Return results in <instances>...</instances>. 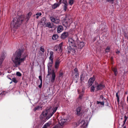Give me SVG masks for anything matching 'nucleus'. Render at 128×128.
Returning a JSON list of instances; mask_svg holds the SVG:
<instances>
[{
    "mask_svg": "<svg viewBox=\"0 0 128 128\" xmlns=\"http://www.w3.org/2000/svg\"><path fill=\"white\" fill-rule=\"evenodd\" d=\"M26 56L22 50H19L16 52L12 58L14 63V67H17L19 66L24 61Z\"/></svg>",
    "mask_w": 128,
    "mask_h": 128,
    "instance_id": "f257e3e1",
    "label": "nucleus"
},
{
    "mask_svg": "<svg viewBox=\"0 0 128 128\" xmlns=\"http://www.w3.org/2000/svg\"><path fill=\"white\" fill-rule=\"evenodd\" d=\"M75 39L74 38H68V42L69 46L68 47V52L74 55L76 52L77 47L76 44L77 42L78 38L76 36Z\"/></svg>",
    "mask_w": 128,
    "mask_h": 128,
    "instance_id": "f03ea898",
    "label": "nucleus"
},
{
    "mask_svg": "<svg viewBox=\"0 0 128 128\" xmlns=\"http://www.w3.org/2000/svg\"><path fill=\"white\" fill-rule=\"evenodd\" d=\"M57 108V107H55L52 109L50 108L43 111L40 115V119L44 121L48 120L56 112Z\"/></svg>",
    "mask_w": 128,
    "mask_h": 128,
    "instance_id": "7ed1b4c3",
    "label": "nucleus"
},
{
    "mask_svg": "<svg viewBox=\"0 0 128 128\" xmlns=\"http://www.w3.org/2000/svg\"><path fill=\"white\" fill-rule=\"evenodd\" d=\"M24 20V16H22L18 18H14L10 24V27L12 30L14 31L16 29L18 28Z\"/></svg>",
    "mask_w": 128,
    "mask_h": 128,
    "instance_id": "20e7f679",
    "label": "nucleus"
},
{
    "mask_svg": "<svg viewBox=\"0 0 128 128\" xmlns=\"http://www.w3.org/2000/svg\"><path fill=\"white\" fill-rule=\"evenodd\" d=\"M63 43L62 42L60 43L58 46H55L54 49L58 52L61 53L62 51L63 50Z\"/></svg>",
    "mask_w": 128,
    "mask_h": 128,
    "instance_id": "39448f33",
    "label": "nucleus"
},
{
    "mask_svg": "<svg viewBox=\"0 0 128 128\" xmlns=\"http://www.w3.org/2000/svg\"><path fill=\"white\" fill-rule=\"evenodd\" d=\"M96 87V91L102 89L105 87L104 85L102 84H98L96 83L95 84Z\"/></svg>",
    "mask_w": 128,
    "mask_h": 128,
    "instance_id": "423d86ee",
    "label": "nucleus"
},
{
    "mask_svg": "<svg viewBox=\"0 0 128 128\" xmlns=\"http://www.w3.org/2000/svg\"><path fill=\"white\" fill-rule=\"evenodd\" d=\"M78 124L80 126V128H86L88 124L86 123L84 120H82Z\"/></svg>",
    "mask_w": 128,
    "mask_h": 128,
    "instance_id": "0eeeda50",
    "label": "nucleus"
},
{
    "mask_svg": "<svg viewBox=\"0 0 128 128\" xmlns=\"http://www.w3.org/2000/svg\"><path fill=\"white\" fill-rule=\"evenodd\" d=\"M53 63V60H49V62L48 64V73L47 74L48 76L51 74V72H50L51 70V67Z\"/></svg>",
    "mask_w": 128,
    "mask_h": 128,
    "instance_id": "6e6552de",
    "label": "nucleus"
},
{
    "mask_svg": "<svg viewBox=\"0 0 128 128\" xmlns=\"http://www.w3.org/2000/svg\"><path fill=\"white\" fill-rule=\"evenodd\" d=\"M50 19L52 22L56 24H58L60 22V20L58 19H56L53 16H51Z\"/></svg>",
    "mask_w": 128,
    "mask_h": 128,
    "instance_id": "1a4fd4ad",
    "label": "nucleus"
},
{
    "mask_svg": "<svg viewBox=\"0 0 128 128\" xmlns=\"http://www.w3.org/2000/svg\"><path fill=\"white\" fill-rule=\"evenodd\" d=\"M56 78V75L54 71H53L52 75V76L51 78V81L53 83L54 82Z\"/></svg>",
    "mask_w": 128,
    "mask_h": 128,
    "instance_id": "9d476101",
    "label": "nucleus"
},
{
    "mask_svg": "<svg viewBox=\"0 0 128 128\" xmlns=\"http://www.w3.org/2000/svg\"><path fill=\"white\" fill-rule=\"evenodd\" d=\"M68 36V33L67 32H64L62 33L61 36V38L64 39L67 38Z\"/></svg>",
    "mask_w": 128,
    "mask_h": 128,
    "instance_id": "9b49d317",
    "label": "nucleus"
},
{
    "mask_svg": "<svg viewBox=\"0 0 128 128\" xmlns=\"http://www.w3.org/2000/svg\"><path fill=\"white\" fill-rule=\"evenodd\" d=\"M60 61L59 60H56V61L55 64V68L56 69H58L59 65L60 64Z\"/></svg>",
    "mask_w": 128,
    "mask_h": 128,
    "instance_id": "f8f14e48",
    "label": "nucleus"
},
{
    "mask_svg": "<svg viewBox=\"0 0 128 128\" xmlns=\"http://www.w3.org/2000/svg\"><path fill=\"white\" fill-rule=\"evenodd\" d=\"M67 121L66 119H62L59 120V123L61 126H62Z\"/></svg>",
    "mask_w": 128,
    "mask_h": 128,
    "instance_id": "ddd939ff",
    "label": "nucleus"
},
{
    "mask_svg": "<svg viewBox=\"0 0 128 128\" xmlns=\"http://www.w3.org/2000/svg\"><path fill=\"white\" fill-rule=\"evenodd\" d=\"M95 80V78L94 77H92L90 78L88 82L89 86H90L92 85L93 83Z\"/></svg>",
    "mask_w": 128,
    "mask_h": 128,
    "instance_id": "4468645a",
    "label": "nucleus"
},
{
    "mask_svg": "<svg viewBox=\"0 0 128 128\" xmlns=\"http://www.w3.org/2000/svg\"><path fill=\"white\" fill-rule=\"evenodd\" d=\"M76 112L77 114L78 115H80L84 112L82 110L81 108L80 107L77 108Z\"/></svg>",
    "mask_w": 128,
    "mask_h": 128,
    "instance_id": "2eb2a0df",
    "label": "nucleus"
},
{
    "mask_svg": "<svg viewBox=\"0 0 128 128\" xmlns=\"http://www.w3.org/2000/svg\"><path fill=\"white\" fill-rule=\"evenodd\" d=\"M63 30V27L61 26H58L57 29V32L58 33L61 32Z\"/></svg>",
    "mask_w": 128,
    "mask_h": 128,
    "instance_id": "dca6fc26",
    "label": "nucleus"
},
{
    "mask_svg": "<svg viewBox=\"0 0 128 128\" xmlns=\"http://www.w3.org/2000/svg\"><path fill=\"white\" fill-rule=\"evenodd\" d=\"M54 53L52 51H50V56L49 58L50 60H53L54 59Z\"/></svg>",
    "mask_w": 128,
    "mask_h": 128,
    "instance_id": "f3484780",
    "label": "nucleus"
},
{
    "mask_svg": "<svg viewBox=\"0 0 128 128\" xmlns=\"http://www.w3.org/2000/svg\"><path fill=\"white\" fill-rule=\"evenodd\" d=\"M84 45V44L83 42H80L78 45L79 48H82Z\"/></svg>",
    "mask_w": 128,
    "mask_h": 128,
    "instance_id": "a211bd4d",
    "label": "nucleus"
},
{
    "mask_svg": "<svg viewBox=\"0 0 128 128\" xmlns=\"http://www.w3.org/2000/svg\"><path fill=\"white\" fill-rule=\"evenodd\" d=\"M60 3L58 2V3H55L53 4L52 6V8L53 9H55L58 7L59 6Z\"/></svg>",
    "mask_w": 128,
    "mask_h": 128,
    "instance_id": "6ab92c4d",
    "label": "nucleus"
},
{
    "mask_svg": "<svg viewBox=\"0 0 128 128\" xmlns=\"http://www.w3.org/2000/svg\"><path fill=\"white\" fill-rule=\"evenodd\" d=\"M101 27H102V28L101 29V30L102 32H105L106 30V26L103 24H101L100 25Z\"/></svg>",
    "mask_w": 128,
    "mask_h": 128,
    "instance_id": "aec40b11",
    "label": "nucleus"
},
{
    "mask_svg": "<svg viewBox=\"0 0 128 128\" xmlns=\"http://www.w3.org/2000/svg\"><path fill=\"white\" fill-rule=\"evenodd\" d=\"M51 124V123L50 122H48L44 124L42 128H46L50 126Z\"/></svg>",
    "mask_w": 128,
    "mask_h": 128,
    "instance_id": "412c9836",
    "label": "nucleus"
},
{
    "mask_svg": "<svg viewBox=\"0 0 128 128\" xmlns=\"http://www.w3.org/2000/svg\"><path fill=\"white\" fill-rule=\"evenodd\" d=\"M96 86H92L90 88V91L91 92H94L96 90Z\"/></svg>",
    "mask_w": 128,
    "mask_h": 128,
    "instance_id": "4be33fe9",
    "label": "nucleus"
},
{
    "mask_svg": "<svg viewBox=\"0 0 128 128\" xmlns=\"http://www.w3.org/2000/svg\"><path fill=\"white\" fill-rule=\"evenodd\" d=\"M32 14L31 12H30L27 14L26 17V19L27 20V21H28L29 20Z\"/></svg>",
    "mask_w": 128,
    "mask_h": 128,
    "instance_id": "5701e85b",
    "label": "nucleus"
},
{
    "mask_svg": "<svg viewBox=\"0 0 128 128\" xmlns=\"http://www.w3.org/2000/svg\"><path fill=\"white\" fill-rule=\"evenodd\" d=\"M96 103L97 104H99V106L102 105L104 106V102L103 100L102 102L97 101Z\"/></svg>",
    "mask_w": 128,
    "mask_h": 128,
    "instance_id": "b1692460",
    "label": "nucleus"
},
{
    "mask_svg": "<svg viewBox=\"0 0 128 128\" xmlns=\"http://www.w3.org/2000/svg\"><path fill=\"white\" fill-rule=\"evenodd\" d=\"M5 58V56L4 54H2L1 56L0 59V61L2 62L4 60Z\"/></svg>",
    "mask_w": 128,
    "mask_h": 128,
    "instance_id": "393cba45",
    "label": "nucleus"
},
{
    "mask_svg": "<svg viewBox=\"0 0 128 128\" xmlns=\"http://www.w3.org/2000/svg\"><path fill=\"white\" fill-rule=\"evenodd\" d=\"M58 36L57 34H54L52 37V39L54 40H56L58 38Z\"/></svg>",
    "mask_w": 128,
    "mask_h": 128,
    "instance_id": "a878e982",
    "label": "nucleus"
},
{
    "mask_svg": "<svg viewBox=\"0 0 128 128\" xmlns=\"http://www.w3.org/2000/svg\"><path fill=\"white\" fill-rule=\"evenodd\" d=\"M112 70L114 72L115 75L116 76L117 74V69L115 68H112Z\"/></svg>",
    "mask_w": 128,
    "mask_h": 128,
    "instance_id": "bb28decb",
    "label": "nucleus"
},
{
    "mask_svg": "<svg viewBox=\"0 0 128 128\" xmlns=\"http://www.w3.org/2000/svg\"><path fill=\"white\" fill-rule=\"evenodd\" d=\"M46 26L48 27L49 28H52V26L50 22L47 23L46 24Z\"/></svg>",
    "mask_w": 128,
    "mask_h": 128,
    "instance_id": "cd10ccee",
    "label": "nucleus"
},
{
    "mask_svg": "<svg viewBox=\"0 0 128 128\" xmlns=\"http://www.w3.org/2000/svg\"><path fill=\"white\" fill-rule=\"evenodd\" d=\"M100 100H103L104 101V100H106L105 98H104L102 95H101L100 96Z\"/></svg>",
    "mask_w": 128,
    "mask_h": 128,
    "instance_id": "c85d7f7f",
    "label": "nucleus"
},
{
    "mask_svg": "<svg viewBox=\"0 0 128 128\" xmlns=\"http://www.w3.org/2000/svg\"><path fill=\"white\" fill-rule=\"evenodd\" d=\"M78 126V124L76 122H74L72 124V126L74 127V128H76Z\"/></svg>",
    "mask_w": 128,
    "mask_h": 128,
    "instance_id": "c756f323",
    "label": "nucleus"
},
{
    "mask_svg": "<svg viewBox=\"0 0 128 128\" xmlns=\"http://www.w3.org/2000/svg\"><path fill=\"white\" fill-rule=\"evenodd\" d=\"M67 6H68V4H64L63 5L64 10L65 11H66V9L67 8Z\"/></svg>",
    "mask_w": 128,
    "mask_h": 128,
    "instance_id": "7c9ffc66",
    "label": "nucleus"
},
{
    "mask_svg": "<svg viewBox=\"0 0 128 128\" xmlns=\"http://www.w3.org/2000/svg\"><path fill=\"white\" fill-rule=\"evenodd\" d=\"M63 24L65 26H68V22H67L65 20V21L63 22Z\"/></svg>",
    "mask_w": 128,
    "mask_h": 128,
    "instance_id": "2f4dec72",
    "label": "nucleus"
},
{
    "mask_svg": "<svg viewBox=\"0 0 128 128\" xmlns=\"http://www.w3.org/2000/svg\"><path fill=\"white\" fill-rule=\"evenodd\" d=\"M12 80L13 82L15 83L17 82V81L15 78H13L12 79Z\"/></svg>",
    "mask_w": 128,
    "mask_h": 128,
    "instance_id": "473e14b6",
    "label": "nucleus"
},
{
    "mask_svg": "<svg viewBox=\"0 0 128 128\" xmlns=\"http://www.w3.org/2000/svg\"><path fill=\"white\" fill-rule=\"evenodd\" d=\"M62 0V2L64 4H68L66 0Z\"/></svg>",
    "mask_w": 128,
    "mask_h": 128,
    "instance_id": "72a5a7b5",
    "label": "nucleus"
},
{
    "mask_svg": "<svg viewBox=\"0 0 128 128\" xmlns=\"http://www.w3.org/2000/svg\"><path fill=\"white\" fill-rule=\"evenodd\" d=\"M74 0H70L69 3L70 5H72L74 3Z\"/></svg>",
    "mask_w": 128,
    "mask_h": 128,
    "instance_id": "f704fd0d",
    "label": "nucleus"
},
{
    "mask_svg": "<svg viewBox=\"0 0 128 128\" xmlns=\"http://www.w3.org/2000/svg\"><path fill=\"white\" fill-rule=\"evenodd\" d=\"M40 50L41 51L43 52H44V48L43 46H41L40 47Z\"/></svg>",
    "mask_w": 128,
    "mask_h": 128,
    "instance_id": "c9c22d12",
    "label": "nucleus"
},
{
    "mask_svg": "<svg viewBox=\"0 0 128 128\" xmlns=\"http://www.w3.org/2000/svg\"><path fill=\"white\" fill-rule=\"evenodd\" d=\"M46 21V19L45 18H42L41 20V22L42 23H44Z\"/></svg>",
    "mask_w": 128,
    "mask_h": 128,
    "instance_id": "e433bc0d",
    "label": "nucleus"
},
{
    "mask_svg": "<svg viewBox=\"0 0 128 128\" xmlns=\"http://www.w3.org/2000/svg\"><path fill=\"white\" fill-rule=\"evenodd\" d=\"M84 77L83 76V74H82L80 76V79L81 81H83L84 80Z\"/></svg>",
    "mask_w": 128,
    "mask_h": 128,
    "instance_id": "4c0bfd02",
    "label": "nucleus"
},
{
    "mask_svg": "<svg viewBox=\"0 0 128 128\" xmlns=\"http://www.w3.org/2000/svg\"><path fill=\"white\" fill-rule=\"evenodd\" d=\"M40 108V107L39 106H38L36 107L34 109V111H35L36 110H38V109H39Z\"/></svg>",
    "mask_w": 128,
    "mask_h": 128,
    "instance_id": "58836bf2",
    "label": "nucleus"
},
{
    "mask_svg": "<svg viewBox=\"0 0 128 128\" xmlns=\"http://www.w3.org/2000/svg\"><path fill=\"white\" fill-rule=\"evenodd\" d=\"M6 92L5 91H4L3 92H2V93H1L0 94V96H4L5 95V94L6 93Z\"/></svg>",
    "mask_w": 128,
    "mask_h": 128,
    "instance_id": "ea45409f",
    "label": "nucleus"
},
{
    "mask_svg": "<svg viewBox=\"0 0 128 128\" xmlns=\"http://www.w3.org/2000/svg\"><path fill=\"white\" fill-rule=\"evenodd\" d=\"M116 96L117 98L118 101L119 102V97L118 95V92H117L116 93Z\"/></svg>",
    "mask_w": 128,
    "mask_h": 128,
    "instance_id": "a19ab883",
    "label": "nucleus"
},
{
    "mask_svg": "<svg viewBox=\"0 0 128 128\" xmlns=\"http://www.w3.org/2000/svg\"><path fill=\"white\" fill-rule=\"evenodd\" d=\"M16 75L17 76H20L22 75L19 72H17L16 73Z\"/></svg>",
    "mask_w": 128,
    "mask_h": 128,
    "instance_id": "79ce46f5",
    "label": "nucleus"
},
{
    "mask_svg": "<svg viewBox=\"0 0 128 128\" xmlns=\"http://www.w3.org/2000/svg\"><path fill=\"white\" fill-rule=\"evenodd\" d=\"M110 49V48L109 47H108L106 48V52H108L109 51Z\"/></svg>",
    "mask_w": 128,
    "mask_h": 128,
    "instance_id": "37998d69",
    "label": "nucleus"
},
{
    "mask_svg": "<svg viewBox=\"0 0 128 128\" xmlns=\"http://www.w3.org/2000/svg\"><path fill=\"white\" fill-rule=\"evenodd\" d=\"M107 1L112 4L114 3V0H107Z\"/></svg>",
    "mask_w": 128,
    "mask_h": 128,
    "instance_id": "c03bdc74",
    "label": "nucleus"
},
{
    "mask_svg": "<svg viewBox=\"0 0 128 128\" xmlns=\"http://www.w3.org/2000/svg\"><path fill=\"white\" fill-rule=\"evenodd\" d=\"M42 15V14L40 12H37L36 14V15L38 16H40Z\"/></svg>",
    "mask_w": 128,
    "mask_h": 128,
    "instance_id": "a18cd8bd",
    "label": "nucleus"
},
{
    "mask_svg": "<svg viewBox=\"0 0 128 128\" xmlns=\"http://www.w3.org/2000/svg\"><path fill=\"white\" fill-rule=\"evenodd\" d=\"M39 78L40 80V82H42V76H40L38 77Z\"/></svg>",
    "mask_w": 128,
    "mask_h": 128,
    "instance_id": "49530a36",
    "label": "nucleus"
},
{
    "mask_svg": "<svg viewBox=\"0 0 128 128\" xmlns=\"http://www.w3.org/2000/svg\"><path fill=\"white\" fill-rule=\"evenodd\" d=\"M75 74H76L75 76L76 78L78 76V72H76V73H75Z\"/></svg>",
    "mask_w": 128,
    "mask_h": 128,
    "instance_id": "de8ad7c7",
    "label": "nucleus"
},
{
    "mask_svg": "<svg viewBox=\"0 0 128 128\" xmlns=\"http://www.w3.org/2000/svg\"><path fill=\"white\" fill-rule=\"evenodd\" d=\"M63 74V73L62 72H60L59 73V76L60 77H61L62 76Z\"/></svg>",
    "mask_w": 128,
    "mask_h": 128,
    "instance_id": "09e8293b",
    "label": "nucleus"
},
{
    "mask_svg": "<svg viewBox=\"0 0 128 128\" xmlns=\"http://www.w3.org/2000/svg\"><path fill=\"white\" fill-rule=\"evenodd\" d=\"M59 125H56L53 128H59Z\"/></svg>",
    "mask_w": 128,
    "mask_h": 128,
    "instance_id": "8fccbe9b",
    "label": "nucleus"
},
{
    "mask_svg": "<svg viewBox=\"0 0 128 128\" xmlns=\"http://www.w3.org/2000/svg\"><path fill=\"white\" fill-rule=\"evenodd\" d=\"M42 85V82H40V84L39 85L38 87L40 88H41Z\"/></svg>",
    "mask_w": 128,
    "mask_h": 128,
    "instance_id": "3c124183",
    "label": "nucleus"
},
{
    "mask_svg": "<svg viewBox=\"0 0 128 128\" xmlns=\"http://www.w3.org/2000/svg\"><path fill=\"white\" fill-rule=\"evenodd\" d=\"M74 71L75 72V73H76V72H78V70L76 68L74 69Z\"/></svg>",
    "mask_w": 128,
    "mask_h": 128,
    "instance_id": "603ef678",
    "label": "nucleus"
},
{
    "mask_svg": "<svg viewBox=\"0 0 128 128\" xmlns=\"http://www.w3.org/2000/svg\"><path fill=\"white\" fill-rule=\"evenodd\" d=\"M126 120H124V121H123L124 124H123V126H124L125 124Z\"/></svg>",
    "mask_w": 128,
    "mask_h": 128,
    "instance_id": "864d4df0",
    "label": "nucleus"
},
{
    "mask_svg": "<svg viewBox=\"0 0 128 128\" xmlns=\"http://www.w3.org/2000/svg\"><path fill=\"white\" fill-rule=\"evenodd\" d=\"M82 95H80L79 96V98L80 99H81L82 98Z\"/></svg>",
    "mask_w": 128,
    "mask_h": 128,
    "instance_id": "5fc2aeb1",
    "label": "nucleus"
},
{
    "mask_svg": "<svg viewBox=\"0 0 128 128\" xmlns=\"http://www.w3.org/2000/svg\"><path fill=\"white\" fill-rule=\"evenodd\" d=\"M128 118V117H126V116H124V120H127Z\"/></svg>",
    "mask_w": 128,
    "mask_h": 128,
    "instance_id": "6e6d98bb",
    "label": "nucleus"
},
{
    "mask_svg": "<svg viewBox=\"0 0 128 128\" xmlns=\"http://www.w3.org/2000/svg\"><path fill=\"white\" fill-rule=\"evenodd\" d=\"M127 102L128 103V96L127 97Z\"/></svg>",
    "mask_w": 128,
    "mask_h": 128,
    "instance_id": "4d7b16f0",
    "label": "nucleus"
},
{
    "mask_svg": "<svg viewBox=\"0 0 128 128\" xmlns=\"http://www.w3.org/2000/svg\"><path fill=\"white\" fill-rule=\"evenodd\" d=\"M39 16H36V18H38Z\"/></svg>",
    "mask_w": 128,
    "mask_h": 128,
    "instance_id": "13d9d810",
    "label": "nucleus"
},
{
    "mask_svg": "<svg viewBox=\"0 0 128 128\" xmlns=\"http://www.w3.org/2000/svg\"><path fill=\"white\" fill-rule=\"evenodd\" d=\"M119 52H120L119 51L116 52V53L118 54Z\"/></svg>",
    "mask_w": 128,
    "mask_h": 128,
    "instance_id": "bf43d9fd",
    "label": "nucleus"
},
{
    "mask_svg": "<svg viewBox=\"0 0 128 128\" xmlns=\"http://www.w3.org/2000/svg\"><path fill=\"white\" fill-rule=\"evenodd\" d=\"M9 79H10V80H12L10 78H8Z\"/></svg>",
    "mask_w": 128,
    "mask_h": 128,
    "instance_id": "052dcab7",
    "label": "nucleus"
},
{
    "mask_svg": "<svg viewBox=\"0 0 128 128\" xmlns=\"http://www.w3.org/2000/svg\"><path fill=\"white\" fill-rule=\"evenodd\" d=\"M124 128H126V126H124Z\"/></svg>",
    "mask_w": 128,
    "mask_h": 128,
    "instance_id": "680f3d73",
    "label": "nucleus"
},
{
    "mask_svg": "<svg viewBox=\"0 0 128 128\" xmlns=\"http://www.w3.org/2000/svg\"><path fill=\"white\" fill-rule=\"evenodd\" d=\"M12 82V81L11 82H10V84H11V83Z\"/></svg>",
    "mask_w": 128,
    "mask_h": 128,
    "instance_id": "e2e57ef3",
    "label": "nucleus"
},
{
    "mask_svg": "<svg viewBox=\"0 0 128 128\" xmlns=\"http://www.w3.org/2000/svg\"><path fill=\"white\" fill-rule=\"evenodd\" d=\"M78 93H79V91L78 90Z\"/></svg>",
    "mask_w": 128,
    "mask_h": 128,
    "instance_id": "0e129e2a",
    "label": "nucleus"
},
{
    "mask_svg": "<svg viewBox=\"0 0 128 128\" xmlns=\"http://www.w3.org/2000/svg\"><path fill=\"white\" fill-rule=\"evenodd\" d=\"M127 109H128V108H127Z\"/></svg>",
    "mask_w": 128,
    "mask_h": 128,
    "instance_id": "69168bd1",
    "label": "nucleus"
}]
</instances>
